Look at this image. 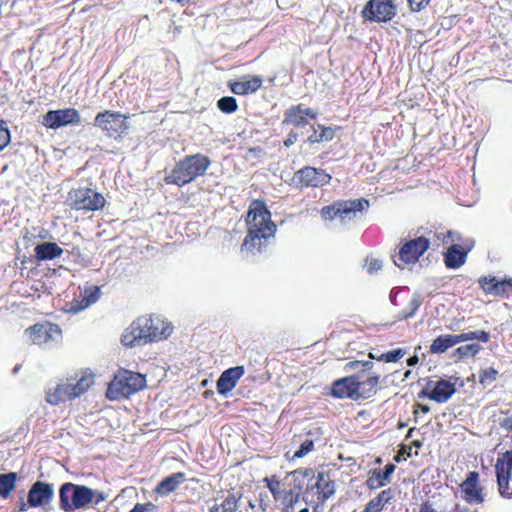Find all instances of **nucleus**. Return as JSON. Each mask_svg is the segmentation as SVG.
I'll return each mask as SVG.
<instances>
[{
	"label": "nucleus",
	"mask_w": 512,
	"mask_h": 512,
	"mask_svg": "<svg viewBox=\"0 0 512 512\" xmlns=\"http://www.w3.org/2000/svg\"><path fill=\"white\" fill-rule=\"evenodd\" d=\"M368 207L369 201L365 198L337 201L333 205L324 206L320 211V215L325 221L335 218L350 220L357 212H362Z\"/></svg>",
	"instance_id": "obj_7"
},
{
	"label": "nucleus",
	"mask_w": 512,
	"mask_h": 512,
	"mask_svg": "<svg viewBox=\"0 0 512 512\" xmlns=\"http://www.w3.org/2000/svg\"><path fill=\"white\" fill-rule=\"evenodd\" d=\"M217 107L224 113L230 114L237 110V101L234 97L225 96L218 100Z\"/></svg>",
	"instance_id": "obj_42"
},
{
	"label": "nucleus",
	"mask_w": 512,
	"mask_h": 512,
	"mask_svg": "<svg viewBox=\"0 0 512 512\" xmlns=\"http://www.w3.org/2000/svg\"><path fill=\"white\" fill-rule=\"evenodd\" d=\"M374 366L371 361H350L346 364V369H360L362 371H369Z\"/></svg>",
	"instance_id": "obj_48"
},
{
	"label": "nucleus",
	"mask_w": 512,
	"mask_h": 512,
	"mask_svg": "<svg viewBox=\"0 0 512 512\" xmlns=\"http://www.w3.org/2000/svg\"><path fill=\"white\" fill-rule=\"evenodd\" d=\"M422 302H423V298L421 296V294L419 293H414L412 295V298L410 300V303H409V309L408 310H403L401 312H399L398 314V319L399 320H404V319H408V318H411L415 315L416 311L420 308V306L422 305Z\"/></svg>",
	"instance_id": "obj_38"
},
{
	"label": "nucleus",
	"mask_w": 512,
	"mask_h": 512,
	"mask_svg": "<svg viewBox=\"0 0 512 512\" xmlns=\"http://www.w3.org/2000/svg\"><path fill=\"white\" fill-rule=\"evenodd\" d=\"M399 291H400V288L395 287L390 292V301L393 305H397L396 299H397V295H398Z\"/></svg>",
	"instance_id": "obj_56"
},
{
	"label": "nucleus",
	"mask_w": 512,
	"mask_h": 512,
	"mask_svg": "<svg viewBox=\"0 0 512 512\" xmlns=\"http://www.w3.org/2000/svg\"><path fill=\"white\" fill-rule=\"evenodd\" d=\"M419 361V358L417 355L411 356L407 359L408 366H415Z\"/></svg>",
	"instance_id": "obj_60"
},
{
	"label": "nucleus",
	"mask_w": 512,
	"mask_h": 512,
	"mask_svg": "<svg viewBox=\"0 0 512 512\" xmlns=\"http://www.w3.org/2000/svg\"><path fill=\"white\" fill-rule=\"evenodd\" d=\"M458 344V339L456 335L445 334L440 335L435 338L429 348V352L431 354H442L446 352L449 348Z\"/></svg>",
	"instance_id": "obj_32"
},
{
	"label": "nucleus",
	"mask_w": 512,
	"mask_h": 512,
	"mask_svg": "<svg viewBox=\"0 0 512 512\" xmlns=\"http://www.w3.org/2000/svg\"><path fill=\"white\" fill-rule=\"evenodd\" d=\"M146 385L145 377L129 370H120L110 382L106 396L110 400L128 398L143 389Z\"/></svg>",
	"instance_id": "obj_5"
},
{
	"label": "nucleus",
	"mask_w": 512,
	"mask_h": 512,
	"mask_svg": "<svg viewBox=\"0 0 512 512\" xmlns=\"http://www.w3.org/2000/svg\"><path fill=\"white\" fill-rule=\"evenodd\" d=\"M470 249L471 246H468L465 249L458 244L450 246L447 252L444 254V262L446 267L449 269H458L461 267L465 263L467 254Z\"/></svg>",
	"instance_id": "obj_24"
},
{
	"label": "nucleus",
	"mask_w": 512,
	"mask_h": 512,
	"mask_svg": "<svg viewBox=\"0 0 512 512\" xmlns=\"http://www.w3.org/2000/svg\"><path fill=\"white\" fill-rule=\"evenodd\" d=\"M362 15L370 21L386 22L394 17L395 7L390 0H369Z\"/></svg>",
	"instance_id": "obj_12"
},
{
	"label": "nucleus",
	"mask_w": 512,
	"mask_h": 512,
	"mask_svg": "<svg viewBox=\"0 0 512 512\" xmlns=\"http://www.w3.org/2000/svg\"><path fill=\"white\" fill-rule=\"evenodd\" d=\"M458 344L461 342L478 340L482 343H487L490 340V333L484 330L470 331L461 334H457Z\"/></svg>",
	"instance_id": "obj_39"
},
{
	"label": "nucleus",
	"mask_w": 512,
	"mask_h": 512,
	"mask_svg": "<svg viewBox=\"0 0 512 512\" xmlns=\"http://www.w3.org/2000/svg\"><path fill=\"white\" fill-rule=\"evenodd\" d=\"M265 481L267 483V488L273 495V498L275 500L281 499V494L283 491L280 490V481L278 479H276L275 477H272L270 479L266 478Z\"/></svg>",
	"instance_id": "obj_45"
},
{
	"label": "nucleus",
	"mask_w": 512,
	"mask_h": 512,
	"mask_svg": "<svg viewBox=\"0 0 512 512\" xmlns=\"http://www.w3.org/2000/svg\"><path fill=\"white\" fill-rule=\"evenodd\" d=\"M420 407H421V410H422L424 413L429 412V407H428V406H426V405H421Z\"/></svg>",
	"instance_id": "obj_64"
},
{
	"label": "nucleus",
	"mask_w": 512,
	"mask_h": 512,
	"mask_svg": "<svg viewBox=\"0 0 512 512\" xmlns=\"http://www.w3.org/2000/svg\"><path fill=\"white\" fill-rule=\"evenodd\" d=\"M101 296V290L99 286L86 284L80 290V300L74 299L71 302L70 310L74 313L80 312L92 304L96 303Z\"/></svg>",
	"instance_id": "obj_19"
},
{
	"label": "nucleus",
	"mask_w": 512,
	"mask_h": 512,
	"mask_svg": "<svg viewBox=\"0 0 512 512\" xmlns=\"http://www.w3.org/2000/svg\"><path fill=\"white\" fill-rule=\"evenodd\" d=\"M10 143V132L5 121H0V151Z\"/></svg>",
	"instance_id": "obj_46"
},
{
	"label": "nucleus",
	"mask_w": 512,
	"mask_h": 512,
	"mask_svg": "<svg viewBox=\"0 0 512 512\" xmlns=\"http://www.w3.org/2000/svg\"><path fill=\"white\" fill-rule=\"evenodd\" d=\"M501 427L506 431L512 432V414L502 420Z\"/></svg>",
	"instance_id": "obj_52"
},
{
	"label": "nucleus",
	"mask_w": 512,
	"mask_h": 512,
	"mask_svg": "<svg viewBox=\"0 0 512 512\" xmlns=\"http://www.w3.org/2000/svg\"><path fill=\"white\" fill-rule=\"evenodd\" d=\"M81 116L74 108L59 109L48 111L44 117L42 124L51 129H58L69 124H80Z\"/></svg>",
	"instance_id": "obj_14"
},
{
	"label": "nucleus",
	"mask_w": 512,
	"mask_h": 512,
	"mask_svg": "<svg viewBox=\"0 0 512 512\" xmlns=\"http://www.w3.org/2000/svg\"><path fill=\"white\" fill-rule=\"evenodd\" d=\"M405 354H406L405 349L397 348V349L388 351L386 353H381L378 358L380 359V361L387 362V363L397 362L402 357H404Z\"/></svg>",
	"instance_id": "obj_43"
},
{
	"label": "nucleus",
	"mask_w": 512,
	"mask_h": 512,
	"mask_svg": "<svg viewBox=\"0 0 512 512\" xmlns=\"http://www.w3.org/2000/svg\"><path fill=\"white\" fill-rule=\"evenodd\" d=\"M262 85V78L259 76H252L247 79L230 83V89L237 95H246L254 93Z\"/></svg>",
	"instance_id": "obj_29"
},
{
	"label": "nucleus",
	"mask_w": 512,
	"mask_h": 512,
	"mask_svg": "<svg viewBox=\"0 0 512 512\" xmlns=\"http://www.w3.org/2000/svg\"><path fill=\"white\" fill-rule=\"evenodd\" d=\"M35 257L39 261L53 260L63 254V249L55 242H43L35 246Z\"/></svg>",
	"instance_id": "obj_28"
},
{
	"label": "nucleus",
	"mask_w": 512,
	"mask_h": 512,
	"mask_svg": "<svg viewBox=\"0 0 512 512\" xmlns=\"http://www.w3.org/2000/svg\"><path fill=\"white\" fill-rule=\"evenodd\" d=\"M461 320L454 319L448 326L447 329L450 331H458L460 329Z\"/></svg>",
	"instance_id": "obj_54"
},
{
	"label": "nucleus",
	"mask_w": 512,
	"mask_h": 512,
	"mask_svg": "<svg viewBox=\"0 0 512 512\" xmlns=\"http://www.w3.org/2000/svg\"><path fill=\"white\" fill-rule=\"evenodd\" d=\"M493 278H494V277H490V278H489V277H486V276H482V277H480V278H479L478 283H479V285L481 286V288L483 289V285H482L483 283H481V281H482L483 279H486L485 287H491V286H493V282H491L490 280H492Z\"/></svg>",
	"instance_id": "obj_58"
},
{
	"label": "nucleus",
	"mask_w": 512,
	"mask_h": 512,
	"mask_svg": "<svg viewBox=\"0 0 512 512\" xmlns=\"http://www.w3.org/2000/svg\"><path fill=\"white\" fill-rule=\"evenodd\" d=\"M419 512H437V511L429 503H424L420 507V511Z\"/></svg>",
	"instance_id": "obj_59"
},
{
	"label": "nucleus",
	"mask_w": 512,
	"mask_h": 512,
	"mask_svg": "<svg viewBox=\"0 0 512 512\" xmlns=\"http://www.w3.org/2000/svg\"><path fill=\"white\" fill-rule=\"evenodd\" d=\"M210 164L211 160L204 154L187 155L178 161L174 168L166 174L164 181L167 184L182 187L203 176Z\"/></svg>",
	"instance_id": "obj_4"
},
{
	"label": "nucleus",
	"mask_w": 512,
	"mask_h": 512,
	"mask_svg": "<svg viewBox=\"0 0 512 512\" xmlns=\"http://www.w3.org/2000/svg\"><path fill=\"white\" fill-rule=\"evenodd\" d=\"M281 512H294V505H283Z\"/></svg>",
	"instance_id": "obj_62"
},
{
	"label": "nucleus",
	"mask_w": 512,
	"mask_h": 512,
	"mask_svg": "<svg viewBox=\"0 0 512 512\" xmlns=\"http://www.w3.org/2000/svg\"><path fill=\"white\" fill-rule=\"evenodd\" d=\"M361 384L359 377L348 376L336 380L333 383L331 394L336 398H350L354 400L361 399Z\"/></svg>",
	"instance_id": "obj_16"
},
{
	"label": "nucleus",
	"mask_w": 512,
	"mask_h": 512,
	"mask_svg": "<svg viewBox=\"0 0 512 512\" xmlns=\"http://www.w3.org/2000/svg\"><path fill=\"white\" fill-rule=\"evenodd\" d=\"M478 481L479 474L475 471H471L460 485L463 498L469 504H481L484 502L483 491L482 488L479 487Z\"/></svg>",
	"instance_id": "obj_17"
},
{
	"label": "nucleus",
	"mask_w": 512,
	"mask_h": 512,
	"mask_svg": "<svg viewBox=\"0 0 512 512\" xmlns=\"http://www.w3.org/2000/svg\"><path fill=\"white\" fill-rule=\"evenodd\" d=\"M497 375L498 371L493 367L482 369L479 373V383L486 388L496 381Z\"/></svg>",
	"instance_id": "obj_41"
},
{
	"label": "nucleus",
	"mask_w": 512,
	"mask_h": 512,
	"mask_svg": "<svg viewBox=\"0 0 512 512\" xmlns=\"http://www.w3.org/2000/svg\"><path fill=\"white\" fill-rule=\"evenodd\" d=\"M242 495L228 493L221 502L215 499L214 504L209 508L208 512H236L239 508Z\"/></svg>",
	"instance_id": "obj_30"
},
{
	"label": "nucleus",
	"mask_w": 512,
	"mask_h": 512,
	"mask_svg": "<svg viewBox=\"0 0 512 512\" xmlns=\"http://www.w3.org/2000/svg\"><path fill=\"white\" fill-rule=\"evenodd\" d=\"M314 448V442L311 439H306L299 447L297 451H295L293 458H303L308 453H310Z\"/></svg>",
	"instance_id": "obj_47"
},
{
	"label": "nucleus",
	"mask_w": 512,
	"mask_h": 512,
	"mask_svg": "<svg viewBox=\"0 0 512 512\" xmlns=\"http://www.w3.org/2000/svg\"><path fill=\"white\" fill-rule=\"evenodd\" d=\"M430 241L420 236L404 243L399 250L398 259H394V264L399 268H404L405 264L415 263L428 250Z\"/></svg>",
	"instance_id": "obj_11"
},
{
	"label": "nucleus",
	"mask_w": 512,
	"mask_h": 512,
	"mask_svg": "<svg viewBox=\"0 0 512 512\" xmlns=\"http://www.w3.org/2000/svg\"><path fill=\"white\" fill-rule=\"evenodd\" d=\"M396 466L393 463L385 465L384 469L375 468L369 471L366 485L369 489L375 490L386 486L391 481Z\"/></svg>",
	"instance_id": "obj_21"
},
{
	"label": "nucleus",
	"mask_w": 512,
	"mask_h": 512,
	"mask_svg": "<svg viewBox=\"0 0 512 512\" xmlns=\"http://www.w3.org/2000/svg\"><path fill=\"white\" fill-rule=\"evenodd\" d=\"M413 11H420L425 8L430 0H407Z\"/></svg>",
	"instance_id": "obj_51"
},
{
	"label": "nucleus",
	"mask_w": 512,
	"mask_h": 512,
	"mask_svg": "<svg viewBox=\"0 0 512 512\" xmlns=\"http://www.w3.org/2000/svg\"><path fill=\"white\" fill-rule=\"evenodd\" d=\"M155 508L156 506L150 502L144 504L137 503L129 512H153Z\"/></svg>",
	"instance_id": "obj_50"
},
{
	"label": "nucleus",
	"mask_w": 512,
	"mask_h": 512,
	"mask_svg": "<svg viewBox=\"0 0 512 512\" xmlns=\"http://www.w3.org/2000/svg\"><path fill=\"white\" fill-rule=\"evenodd\" d=\"M311 488L317 490L318 499L322 502L329 499L335 493V483L325 472L317 474L315 484L311 485Z\"/></svg>",
	"instance_id": "obj_25"
},
{
	"label": "nucleus",
	"mask_w": 512,
	"mask_h": 512,
	"mask_svg": "<svg viewBox=\"0 0 512 512\" xmlns=\"http://www.w3.org/2000/svg\"><path fill=\"white\" fill-rule=\"evenodd\" d=\"M315 477H317V475H315ZM315 480H316V478H314L313 480H310V481H308V480H307V481H306V485H305V489H304V491L313 490V489L311 488V485H314V484H315Z\"/></svg>",
	"instance_id": "obj_61"
},
{
	"label": "nucleus",
	"mask_w": 512,
	"mask_h": 512,
	"mask_svg": "<svg viewBox=\"0 0 512 512\" xmlns=\"http://www.w3.org/2000/svg\"><path fill=\"white\" fill-rule=\"evenodd\" d=\"M28 340L36 345H52L61 341L62 331L57 324L45 322L25 330Z\"/></svg>",
	"instance_id": "obj_10"
},
{
	"label": "nucleus",
	"mask_w": 512,
	"mask_h": 512,
	"mask_svg": "<svg viewBox=\"0 0 512 512\" xmlns=\"http://www.w3.org/2000/svg\"><path fill=\"white\" fill-rule=\"evenodd\" d=\"M72 384L73 394L76 398L88 391V389L94 384V377L92 373L85 372L77 380L69 379Z\"/></svg>",
	"instance_id": "obj_34"
},
{
	"label": "nucleus",
	"mask_w": 512,
	"mask_h": 512,
	"mask_svg": "<svg viewBox=\"0 0 512 512\" xmlns=\"http://www.w3.org/2000/svg\"><path fill=\"white\" fill-rule=\"evenodd\" d=\"M185 479V473H173L158 483V485L155 487V493L159 496H167L174 492L179 487V485L185 481Z\"/></svg>",
	"instance_id": "obj_26"
},
{
	"label": "nucleus",
	"mask_w": 512,
	"mask_h": 512,
	"mask_svg": "<svg viewBox=\"0 0 512 512\" xmlns=\"http://www.w3.org/2000/svg\"><path fill=\"white\" fill-rule=\"evenodd\" d=\"M379 375H374L369 377L365 381H360L361 389H360V396L361 399H367L371 396L375 395L376 393V387L379 383Z\"/></svg>",
	"instance_id": "obj_37"
},
{
	"label": "nucleus",
	"mask_w": 512,
	"mask_h": 512,
	"mask_svg": "<svg viewBox=\"0 0 512 512\" xmlns=\"http://www.w3.org/2000/svg\"><path fill=\"white\" fill-rule=\"evenodd\" d=\"M127 119L128 116L118 111L105 110L95 116L93 124L107 137L118 139L127 134L129 129Z\"/></svg>",
	"instance_id": "obj_6"
},
{
	"label": "nucleus",
	"mask_w": 512,
	"mask_h": 512,
	"mask_svg": "<svg viewBox=\"0 0 512 512\" xmlns=\"http://www.w3.org/2000/svg\"><path fill=\"white\" fill-rule=\"evenodd\" d=\"M246 223L248 232L241 245V251L256 255L262 253L268 240L274 237L276 225L271 220V213L264 202L255 200L251 203Z\"/></svg>",
	"instance_id": "obj_1"
},
{
	"label": "nucleus",
	"mask_w": 512,
	"mask_h": 512,
	"mask_svg": "<svg viewBox=\"0 0 512 512\" xmlns=\"http://www.w3.org/2000/svg\"><path fill=\"white\" fill-rule=\"evenodd\" d=\"M288 477L291 478L290 489H293L295 493L301 495L305 489L306 481L315 478V471L311 468L297 469L289 473Z\"/></svg>",
	"instance_id": "obj_27"
},
{
	"label": "nucleus",
	"mask_w": 512,
	"mask_h": 512,
	"mask_svg": "<svg viewBox=\"0 0 512 512\" xmlns=\"http://www.w3.org/2000/svg\"><path fill=\"white\" fill-rule=\"evenodd\" d=\"M19 476L16 472L0 474V498L8 499L11 493L16 489Z\"/></svg>",
	"instance_id": "obj_33"
},
{
	"label": "nucleus",
	"mask_w": 512,
	"mask_h": 512,
	"mask_svg": "<svg viewBox=\"0 0 512 512\" xmlns=\"http://www.w3.org/2000/svg\"><path fill=\"white\" fill-rule=\"evenodd\" d=\"M493 282V286L485 287L486 279H483L481 283H483V290L485 293L494 294V295H504L508 293V290H512V278L499 281L497 278H493L490 280Z\"/></svg>",
	"instance_id": "obj_35"
},
{
	"label": "nucleus",
	"mask_w": 512,
	"mask_h": 512,
	"mask_svg": "<svg viewBox=\"0 0 512 512\" xmlns=\"http://www.w3.org/2000/svg\"><path fill=\"white\" fill-rule=\"evenodd\" d=\"M450 512H473L470 508L464 505L456 504Z\"/></svg>",
	"instance_id": "obj_57"
},
{
	"label": "nucleus",
	"mask_w": 512,
	"mask_h": 512,
	"mask_svg": "<svg viewBox=\"0 0 512 512\" xmlns=\"http://www.w3.org/2000/svg\"><path fill=\"white\" fill-rule=\"evenodd\" d=\"M481 349H482L481 346L479 344H475V343L463 345V346L458 347L454 351V356L457 357L458 359H463L466 357H474L480 352Z\"/></svg>",
	"instance_id": "obj_40"
},
{
	"label": "nucleus",
	"mask_w": 512,
	"mask_h": 512,
	"mask_svg": "<svg viewBox=\"0 0 512 512\" xmlns=\"http://www.w3.org/2000/svg\"><path fill=\"white\" fill-rule=\"evenodd\" d=\"M54 493V484L40 480L34 482L27 494L30 507L37 508L49 505L54 498Z\"/></svg>",
	"instance_id": "obj_15"
},
{
	"label": "nucleus",
	"mask_w": 512,
	"mask_h": 512,
	"mask_svg": "<svg viewBox=\"0 0 512 512\" xmlns=\"http://www.w3.org/2000/svg\"><path fill=\"white\" fill-rule=\"evenodd\" d=\"M30 507L29 498L27 497V501L21 500L18 506V510L16 512H26Z\"/></svg>",
	"instance_id": "obj_55"
},
{
	"label": "nucleus",
	"mask_w": 512,
	"mask_h": 512,
	"mask_svg": "<svg viewBox=\"0 0 512 512\" xmlns=\"http://www.w3.org/2000/svg\"><path fill=\"white\" fill-rule=\"evenodd\" d=\"M495 473L499 494L503 498H512V450H508L496 460Z\"/></svg>",
	"instance_id": "obj_9"
},
{
	"label": "nucleus",
	"mask_w": 512,
	"mask_h": 512,
	"mask_svg": "<svg viewBox=\"0 0 512 512\" xmlns=\"http://www.w3.org/2000/svg\"><path fill=\"white\" fill-rule=\"evenodd\" d=\"M67 201L75 210L97 211L104 207V196L94 189L80 187L69 192Z\"/></svg>",
	"instance_id": "obj_8"
},
{
	"label": "nucleus",
	"mask_w": 512,
	"mask_h": 512,
	"mask_svg": "<svg viewBox=\"0 0 512 512\" xmlns=\"http://www.w3.org/2000/svg\"><path fill=\"white\" fill-rule=\"evenodd\" d=\"M455 392L456 388L454 383L441 379L436 382L434 388L430 392H428L427 389L422 390L420 397L425 396L437 403H445L454 395Z\"/></svg>",
	"instance_id": "obj_20"
},
{
	"label": "nucleus",
	"mask_w": 512,
	"mask_h": 512,
	"mask_svg": "<svg viewBox=\"0 0 512 512\" xmlns=\"http://www.w3.org/2000/svg\"><path fill=\"white\" fill-rule=\"evenodd\" d=\"M106 496L103 492L71 482L59 488V507L64 512H75L89 505H98Z\"/></svg>",
	"instance_id": "obj_3"
},
{
	"label": "nucleus",
	"mask_w": 512,
	"mask_h": 512,
	"mask_svg": "<svg viewBox=\"0 0 512 512\" xmlns=\"http://www.w3.org/2000/svg\"><path fill=\"white\" fill-rule=\"evenodd\" d=\"M297 139H298V135L295 132H290L288 134L286 140L284 141V145L286 147H290L297 141Z\"/></svg>",
	"instance_id": "obj_53"
},
{
	"label": "nucleus",
	"mask_w": 512,
	"mask_h": 512,
	"mask_svg": "<svg viewBox=\"0 0 512 512\" xmlns=\"http://www.w3.org/2000/svg\"><path fill=\"white\" fill-rule=\"evenodd\" d=\"M170 323L160 316H141L125 330L121 342L127 347L143 346L166 339L172 333Z\"/></svg>",
	"instance_id": "obj_2"
},
{
	"label": "nucleus",
	"mask_w": 512,
	"mask_h": 512,
	"mask_svg": "<svg viewBox=\"0 0 512 512\" xmlns=\"http://www.w3.org/2000/svg\"><path fill=\"white\" fill-rule=\"evenodd\" d=\"M299 493H295L293 489L283 490L281 499L282 505H295L299 501Z\"/></svg>",
	"instance_id": "obj_44"
},
{
	"label": "nucleus",
	"mask_w": 512,
	"mask_h": 512,
	"mask_svg": "<svg viewBox=\"0 0 512 512\" xmlns=\"http://www.w3.org/2000/svg\"><path fill=\"white\" fill-rule=\"evenodd\" d=\"M317 115L318 113L315 110L311 108L303 109L301 105H297L286 111L283 123L303 127L308 124L307 118L316 119Z\"/></svg>",
	"instance_id": "obj_22"
},
{
	"label": "nucleus",
	"mask_w": 512,
	"mask_h": 512,
	"mask_svg": "<svg viewBox=\"0 0 512 512\" xmlns=\"http://www.w3.org/2000/svg\"><path fill=\"white\" fill-rule=\"evenodd\" d=\"M76 397L73 394L72 384L67 379L65 382L58 383L50 388L46 393V400L51 405H58L62 402L71 401Z\"/></svg>",
	"instance_id": "obj_23"
},
{
	"label": "nucleus",
	"mask_w": 512,
	"mask_h": 512,
	"mask_svg": "<svg viewBox=\"0 0 512 512\" xmlns=\"http://www.w3.org/2000/svg\"><path fill=\"white\" fill-rule=\"evenodd\" d=\"M331 175L321 168L306 166L298 170L293 177L294 183L301 187H321L329 183Z\"/></svg>",
	"instance_id": "obj_13"
},
{
	"label": "nucleus",
	"mask_w": 512,
	"mask_h": 512,
	"mask_svg": "<svg viewBox=\"0 0 512 512\" xmlns=\"http://www.w3.org/2000/svg\"><path fill=\"white\" fill-rule=\"evenodd\" d=\"M244 373L245 369L243 366H235L223 371L217 380L218 393L223 396L230 393Z\"/></svg>",
	"instance_id": "obj_18"
},
{
	"label": "nucleus",
	"mask_w": 512,
	"mask_h": 512,
	"mask_svg": "<svg viewBox=\"0 0 512 512\" xmlns=\"http://www.w3.org/2000/svg\"><path fill=\"white\" fill-rule=\"evenodd\" d=\"M380 354L381 353H378V352H370L369 353V358L377 360V361H380V359L378 358L380 356Z\"/></svg>",
	"instance_id": "obj_63"
},
{
	"label": "nucleus",
	"mask_w": 512,
	"mask_h": 512,
	"mask_svg": "<svg viewBox=\"0 0 512 512\" xmlns=\"http://www.w3.org/2000/svg\"><path fill=\"white\" fill-rule=\"evenodd\" d=\"M366 268L370 274L376 273L382 269V261L375 258H367Z\"/></svg>",
	"instance_id": "obj_49"
},
{
	"label": "nucleus",
	"mask_w": 512,
	"mask_h": 512,
	"mask_svg": "<svg viewBox=\"0 0 512 512\" xmlns=\"http://www.w3.org/2000/svg\"><path fill=\"white\" fill-rule=\"evenodd\" d=\"M313 133L308 137L307 141L309 143H320L323 141H330L334 137V131L330 127H323L318 125L317 127L313 126Z\"/></svg>",
	"instance_id": "obj_36"
},
{
	"label": "nucleus",
	"mask_w": 512,
	"mask_h": 512,
	"mask_svg": "<svg viewBox=\"0 0 512 512\" xmlns=\"http://www.w3.org/2000/svg\"><path fill=\"white\" fill-rule=\"evenodd\" d=\"M394 496L395 491L392 488L381 491L376 497L368 502L363 512H380L385 504L389 503Z\"/></svg>",
	"instance_id": "obj_31"
}]
</instances>
